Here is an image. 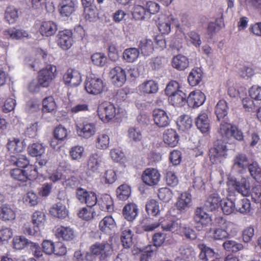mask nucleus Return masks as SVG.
<instances>
[{"instance_id": "obj_27", "label": "nucleus", "mask_w": 261, "mask_h": 261, "mask_svg": "<svg viewBox=\"0 0 261 261\" xmlns=\"http://www.w3.org/2000/svg\"><path fill=\"white\" fill-rule=\"evenodd\" d=\"M196 125L202 133H207L210 129V120L205 112H201L197 117Z\"/></svg>"}, {"instance_id": "obj_13", "label": "nucleus", "mask_w": 261, "mask_h": 261, "mask_svg": "<svg viewBox=\"0 0 261 261\" xmlns=\"http://www.w3.org/2000/svg\"><path fill=\"white\" fill-rule=\"evenodd\" d=\"M160 178L159 171L155 168H147L143 172L142 175V181L149 186L156 185L160 181Z\"/></svg>"}, {"instance_id": "obj_19", "label": "nucleus", "mask_w": 261, "mask_h": 261, "mask_svg": "<svg viewBox=\"0 0 261 261\" xmlns=\"http://www.w3.org/2000/svg\"><path fill=\"white\" fill-rule=\"evenodd\" d=\"M40 33L43 36H53L57 31V25L52 21H44L39 24H36Z\"/></svg>"}, {"instance_id": "obj_2", "label": "nucleus", "mask_w": 261, "mask_h": 261, "mask_svg": "<svg viewBox=\"0 0 261 261\" xmlns=\"http://www.w3.org/2000/svg\"><path fill=\"white\" fill-rule=\"evenodd\" d=\"M97 113L98 118L103 123L119 119L126 114L124 110L108 101L103 102L98 106Z\"/></svg>"}, {"instance_id": "obj_17", "label": "nucleus", "mask_w": 261, "mask_h": 261, "mask_svg": "<svg viewBox=\"0 0 261 261\" xmlns=\"http://www.w3.org/2000/svg\"><path fill=\"white\" fill-rule=\"evenodd\" d=\"M76 196L82 203L87 204L88 206L92 207L97 202V196L95 193L88 192L82 188L77 190Z\"/></svg>"}, {"instance_id": "obj_9", "label": "nucleus", "mask_w": 261, "mask_h": 261, "mask_svg": "<svg viewBox=\"0 0 261 261\" xmlns=\"http://www.w3.org/2000/svg\"><path fill=\"white\" fill-rule=\"evenodd\" d=\"M57 69L55 66L47 65L41 70L38 75V83L42 87H47L55 77Z\"/></svg>"}, {"instance_id": "obj_1", "label": "nucleus", "mask_w": 261, "mask_h": 261, "mask_svg": "<svg viewBox=\"0 0 261 261\" xmlns=\"http://www.w3.org/2000/svg\"><path fill=\"white\" fill-rule=\"evenodd\" d=\"M11 165L18 168L12 169L11 175L15 179L25 182L35 179L38 174L36 166L30 164V161L25 155L17 153L11 155L9 159Z\"/></svg>"}, {"instance_id": "obj_16", "label": "nucleus", "mask_w": 261, "mask_h": 261, "mask_svg": "<svg viewBox=\"0 0 261 261\" xmlns=\"http://www.w3.org/2000/svg\"><path fill=\"white\" fill-rule=\"evenodd\" d=\"M57 38L58 45L62 49L67 50L72 45V33L70 30H65L59 32Z\"/></svg>"}, {"instance_id": "obj_25", "label": "nucleus", "mask_w": 261, "mask_h": 261, "mask_svg": "<svg viewBox=\"0 0 261 261\" xmlns=\"http://www.w3.org/2000/svg\"><path fill=\"white\" fill-rule=\"evenodd\" d=\"M76 4L72 0H62L59 4V11L62 16L69 17L75 10Z\"/></svg>"}, {"instance_id": "obj_31", "label": "nucleus", "mask_w": 261, "mask_h": 261, "mask_svg": "<svg viewBox=\"0 0 261 261\" xmlns=\"http://www.w3.org/2000/svg\"><path fill=\"white\" fill-rule=\"evenodd\" d=\"M110 137L107 132H102L99 133L95 140V146L97 149L104 150L109 146Z\"/></svg>"}, {"instance_id": "obj_58", "label": "nucleus", "mask_w": 261, "mask_h": 261, "mask_svg": "<svg viewBox=\"0 0 261 261\" xmlns=\"http://www.w3.org/2000/svg\"><path fill=\"white\" fill-rule=\"evenodd\" d=\"M121 240L124 247L129 248L132 245L133 233L130 229H125L122 232Z\"/></svg>"}, {"instance_id": "obj_23", "label": "nucleus", "mask_w": 261, "mask_h": 261, "mask_svg": "<svg viewBox=\"0 0 261 261\" xmlns=\"http://www.w3.org/2000/svg\"><path fill=\"white\" fill-rule=\"evenodd\" d=\"M139 208L137 205L134 202L126 204L122 210L123 216L128 221H133L137 217Z\"/></svg>"}, {"instance_id": "obj_44", "label": "nucleus", "mask_w": 261, "mask_h": 261, "mask_svg": "<svg viewBox=\"0 0 261 261\" xmlns=\"http://www.w3.org/2000/svg\"><path fill=\"white\" fill-rule=\"evenodd\" d=\"M228 107L224 100H220L217 103L215 108V114L219 121L222 119H226L225 117L227 114Z\"/></svg>"}, {"instance_id": "obj_38", "label": "nucleus", "mask_w": 261, "mask_h": 261, "mask_svg": "<svg viewBox=\"0 0 261 261\" xmlns=\"http://www.w3.org/2000/svg\"><path fill=\"white\" fill-rule=\"evenodd\" d=\"M45 147L42 143H34L29 145L28 151L30 155L33 157L41 156L44 154Z\"/></svg>"}, {"instance_id": "obj_8", "label": "nucleus", "mask_w": 261, "mask_h": 261, "mask_svg": "<svg viewBox=\"0 0 261 261\" xmlns=\"http://www.w3.org/2000/svg\"><path fill=\"white\" fill-rule=\"evenodd\" d=\"M227 149L225 144L218 142L210 150L209 156L212 164H217L227 157Z\"/></svg>"}, {"instance_id": "obj_7", "label": "nucleus", "mask_w": 261, "mask_h": 261, "mask_svg": "<svg viewBox=\"0 0 261 261\" xmlns=\"http://www.w3.org/2000/svg\"><path fill=\"white\" fill-rule=\"evenodd\" d=\"M75 127L77 135L84 139L91 138L97 131L96 124L88 120L76 123Z\"/></svg>"}, {"instance_id": "obj_33", "label": "nucleus", "mask_w": 261, "mask_h": 261, "mask_svg": "<svg viewBox=\"0 0 261 261\" xmlns=\"http://www.w3.org/2000/svg\"><path fill=\"white\" fill-rule=\"evenodd\" d=\"M4 35L6 38L12 39H20L28 36V34L26 31L14 28L5 31Z\"/></svg>"}, {"instance_id": "obj_4", "label": "nucleus", "mask_w": 261, "mask_h": 261, "mask_svg": "<svg viewBox=\"0 0 261 261\" xmlns=\"http://www.w3.org/2000/svg\"><path fill=\"white\" fill-rule=\"evenodd\" d=\"M228 192H237L244 196H249L251 193L250 178L242 177L237 178L233 176H228L226 182Z\"/></svg>"}, {"instance_id": "obj_59", "label": "nucleus", "mask_w": 261, "mask_h": 261, "mask_svg": "<svg viewBox=\"0 0 261 261\" xmlns=\"http://www.w3.org/2000/svg\"><path fill=\"white\" fill-rule=\"evenodd\" d=\"M117 197L120 200H126L131 193L130 188L126 184L120 186L116 190Z\"/></svg>"}, {"instance_id": "obj_48", "label": "nucleus", "mask_w": 261, "mask_h": 261, "mask_svg": "<svg viewBox=\"0 0 261 261\" xmlns=\"http://www.w3.org/2000/svg\"><path fill=\"white\" fill-rule=\"evenodd\" d=\"M161 224L162 228L166 231H171L173 232L179 233L182 226L181 225L179 221H169L167 223H163L161 221Z\"/></svg>"}, {"instance_id": "obj_30", "label": "nucleus", "mask_w": 261, "mask_h": 261, "mask_svg": "<svg viewBox=\"0 0 261 261\" xmlns=\"http://www.w3.org/2000/svg\"><path fill=\"white\" fill-rule=\"evenodd\" d=\"M9 151L14 154L21 152L24 148L23 142L19 138H12L8 140L7 144Z\"/></svg>"}, {"instance_id": "obj_32", "label": "nucleus", "mask_w": 261, "mask_h": 261, "mask_svg": "<svg viewBox=\"0 0 261 261\" xmlns=\"http://www.w3.org/2000/svg\"><path fill=\"white\" fill-rule=\"evenodd\" d=\"M168 100L169 102L174 106H182L187 102V95L181 90L171 95Z\"/></svg>"}, {"instance_id": "obj_51", "label": "nucleus", "mask_w": 261, "mask_h": 261, "mask_svg": "<svg viewBox=\"0 0 261 261\" xmlns=\"http://www.w3.org/2000/svg\"><path fill=\"white\" fill-rule=\"evenodd\" d=\"M221 206L223 213L225 215H230L236 211V204L228 198L222 200Z\"/></svg>"}, {"instance_id": "obj_47", "label": "nucleus", "mask_w": 261, "mask_h": 261, "mask_svg": "<svg viewBox=\"0 0 261 261\" xmlns=\"http://www.w3.org/2000/svg\"><path fill=\"white\" fill-rule=\"evenodd\" d=\"M185 39L188 45H194L196 48L199 47L201 44L200 35L195 31H190L185 36Z\"/></svg>"}, {"instance_id": "obj_6", "label": "nucleus", "mask_w": 261, "mask_h": 261, "mask_svg": "<svg viewBox=\"0 0 261 261\" xmlns=\"http://www.w3.org/2000/svg\"><path fill=\"white\" fill-rule=\"evenodd\" d=\"M90 251L97 256L100 261H107L114 253L112 244L108 242H96L90 247Z\"/></svg>"}, {"instance_id": "obj_61", "label": "nucleus", "mask_w": 261, "mask_h": 261, "mask_svg": "<svg viewBox=\"0 0 261 261\" xmlns=\"http://www.w3.org/2000/svg\"><path fill=\"white\" fill-rule=\"evenodd\" d=\"M68 135V130L63 125H60L54 129V137L59 141H65L67 139Z\"/></svg>"}, {"instance_id": "obj_11", "label": "nucleus", "mask_w": 261, "mask_h": 261, "mask_svg": "<svg viewBox=\"0 0 261 261\" xmlns=\"http://www.w3.org/2000/svg\"><path fill=\"white\" fill-rule=\"evenodd\" d=\"M178 28L179 24L178 20L172 14L162 15L159 18L157 25L162 34H168L171 31V25Z\"/></svg>"}, {"instance_id": "obj_37", "label": "nucleus", "mask_w": 261, "mask_h": 261, "mask_svg": "<svg viewBox=\"0 0 261 261\" xmlns=\"http://www.w3.org/2000/svg\"><path fill=\"white\" fill-rule=\"evenodd\" d=\"M140 55L139 50L136 47L125 49L123 53V59L128 63H134L137 61Z\"/></svg>"}, {"instance_id": "obj_15", "label": "nucleus", "mask_w": 261, "mask_h": 261, "mask_svg": "<svg viewBox=\"0 0 261 261\" xmlns=\"http://www.w3.org/2000/svg\"><path fill=\"white\" fill-rule=\"evenodd\" d=\"M55 235L57 238L65 241H70L75 237L74 229L68 226H59L55 230Z\"/></svg>"}, {"instance_id": "obj_54", "label": "nucleus", "mask_w": 261, "mask_h": 261, "mask_svg": "<svg viewBox=\"0 0 261 261\" xmlns=\"http://www.w3.org/2000/svg\"><path fill=\"white\" fill-rule=\"evenodd\" d=\"M45 215L42 212L36 211L32 216V222L35 227L43 226L45 222Z\"/></svg>"}, {"instance_id": "obj_60", "label": "nucleus", "mask_w": 261, "mask_h": 261, "mask_svg": "<svg viewBox=\"0 0 261 261\" xmlns=\"http://www.w3.org/2000/svg\"><path fill=\"white\" fill-rule=\"evenodd\" d=\"M199 248L201 252L199 254V257L203 261H207L215 255L214 250L211 248L206 246L204 244L199 245Z\"/></svg>"}, {"instance_id": "obj_64", "label": "nucleus", "mask_w": 261, "mask_h": 261, "mask_svg": "<svg viewBox=\"0 0 261 261\" xmlns=\"http://www.w3.org/2000/svg\"><path fill=\"white\" fill-rule=\"evenodd\" d=\"M223 246L226 251L233 252H238L243 248L241 244L238 243L232 240L225 241L223 243Z\"/></svg>"}, {"instance_id": "obj_36", "label": "nucleus", "mask_w": 261, "mask_h": 261, "mask_svg": "<svg viewBox=\"0 0 261 261\" xmlns=\"http://www.w3.org/2000/svg\"><path fill=\"white\" fill-rule=\"evenodd\" d=\"M98 202L102 211L111 212L114 210V202L109 194L102 195Z\"/></svg>"}, {"instance_id": "obj_20", "label": "nucleus", "mask_w": 261, "mask_h": 261, "mask_svg": "<svg viewBox=\"0 0 261 261\" xmlns=\"http://www.w3.org/2000/svg\"><path fill=\"white\" fill-rule=\"evenodd\" d=\"M205 96L199 90L191 92L187 98V102L192 107H199L201 106L205 100Z\"/></svg>"}, {"instance_id": "obj_34", "label": "nucleus", "mask_w": 261, "mask_h": 261, "mask_svg": "<svg viewBox=\"0 0 261 261\" xmlns=\"http://www.w3.org/2000/svg\"><path fill=\"white\" fill-rule=\"evenodd\" d=\"M69 157L71 160L80 162L85 156V149L82 145L71 147L69 151Z\"/></svg>"}, {"instance_id": "obj_56", "label": "nucleus", "mask_w": 261, "mask_h": 261, "mask_svg": "<svg viewBox=\"0 0 261 261\" xmlns=\"http://www.w3.org/2000/svg\"><path fill=\"white\" fill-rule=\"evenodd\" d=\"M233 127L228 122L227 119H225L220 124V133L223 137L229 138L231 136Z\"/></svg>"}, {"instance_id": "obj_49", "label": "nucleus", "mask_w": 261, "mask_h": 261, "mask_svg": "<svg viewBox=\"0 0 261 261\" xmlns=\"http://www.w3.org/2000/svg\"><path fill=\"white\" fill-rule=\"evenodd\" d=\"M22 201L27 206H34L38 203L39 197L36 193L29 191L23 195Z\"/></svg>"}, {"instance_id": "obj_18", "label": "nucleus", "mask_w": 261, "mask_h": 261, "mask_svg": "<svg viewBox=\"0 0 261 261\" xmlns=\"http://www.w3.org/2000/svg\"><path fill=\"white\" fill-rule=\"evenodd\" d=\"M109 76L113 84L117 87H121L126 81L125 71L119 66L112 68L110 72Z\"/></svg>"}, {"instance_id": "obj_26", "label": "nucleus", "mask_w": 261, "mask_h": 261, "mask_svg": "<svg viewBox=\"0 0 261 261\" xmlns=\"http://www.w3.org/2000/svg\"><path fill=\"white\" fill-rule=\"evenodd\" d=\"M49 212L52 216L61 219H65L69 215L68 210L66 206L61 202H58L53 205Z\"/></svg>"}, {"instance_id": "obj_14", "label": "nucleus", "mask_w": 261, "mask_h": 261, "mask_svg": "<svg viewBox=\"0 0 261 261\" xmlns=\"http://www.w3.org/2000/svg\"><path fill=\"white\" fill-rule=\"evenodd\" d=\"M152 119L154 124L160 128L166 127L170 123V119L167 112L161 109L153 110Z\"/></svg>"}, {"instance_id": "obj_42", "label": "nucleus", "mask_w": 261, "mask_h": 261, "mask_svg": "<svg viewBox=\"0 0 261 261\" xmlns=\"http://www.w3.org/2000/svg\"><path fill=\"white\" fill-rule=\"evenodd\" d=\"M138 46L142 53L145 56H148L151 54L154 47L152 41L147 38L142 39L139 42Z\"/></svg>"}, {"instance_id": "obj_46", "label": "nucleus", "mask_w": 261, "mask_h": 261, "mask_svg": "<svg viewBox=\"0 0 261 261\" xmlns=\"http://www.w3.org/2000/svg\"><path fill=\"white\" fill-rule=\"evenodd\" d=\"M32 242L29 241L25 237L22 236H15L13 239V247L15 249L22 250L27 247H29Z\"/></svg>"}, {"instance_id": "obj_39", "label": "nucleus", "mask_w": 261, "mask_h": 261, "mask_svg": "<svg viewBox=\"0 0 261 261\" xmlns=\"http://www.w3.org/2000/svg\"><path fill=\"white\" fill-rule=\"evenodd\" d=\"M172 66L179 70H184L189 66L188 59L185 56L178 55L173 58Z\"/></svg>"}, {"instance_id": "obj_43", "label": "nucleus", "mask_w": 261, "mask_h": 261, "mask_svg": "<svg viewBox=\"0 0 261 261\" xmlns=\"http://www.w3.org/2000/svg\"><path fill=\"white\" fill-rule=\"evenodd\" d=\"M202 78V71L200 68L193 69L188 76V82L192 86H195L200 83Z\"/></svg>"}, {"instance_id": "obj_29", "label": "nucleus", "mask_w": 261, "mask_h": 261, "mask_svg": "<svg viewBox=\"0 0 261 261\" xmlns=\"http://www.w3.org/2000/svg\"><path fill=\"white\" fill-rule=\"evenodd\" d=\"M158 85L153 80L146 81L138 87V91L142 94H152L158 91Z\"/></svg>"}, {"instance_id": "obj_5", "label": "nucleus", "mask_w": 261, "mask_h": 261, "mask_svg": "<svg viewBox=\"0 0 261 261\" xmlns=\"http://www.w3.org/2000/svg\"><path fill=\"white\" fill-rule=\"evenodd\" d=\"M85 89L89 94L96 96L106 90V84L100 77L95 75L87 76L84 83Z\"/></svg>"}, {"instance_id": "obj_53", "label": "nucleus", "mask_w": 261, "mask_h": 261, "mask_svg": "<svg viewBox=\"0 0 261 261\" xmlns=\"http://www.w3.org/2000/svg\"><path fill=\"white\" fill-rule=\"evenodd\" d=\"M177 125L181 130L190 129L192 126V119L188 115L180 116L177 120Z\"/></svg>"}, {"instance_id": "obj_21", "label": "nucleus", "mask_w": 261, "mask_h": 261, "mask_svg": "<svg viewBox=\"0 0 261 261\" xmlns=\"http://www.w3.org/2000/svg\"><path fill=\"white\" fill-rule=\"evenodd\" d=\"M99 228L103 232L111 234L115 231L117 226L113 218L108 216L104 217L99 222Z\"/></svg>"}, {"instance_id": "obj_62", "label": "nucleus", "mask_w": 261, "mask_h": 261, "mask_svg": "<svg viewBox=\"0 0 261 261\" xmlns=\"http://www.w3.org/2000/svg\"><path fill=\"white\" fill-rule=\"evenodd\" d=\"M224 27V22L221 18L217 19L215 21L210 22L207 26V32L213 34L219 31Z\"/></svg>"}, {"instance_id": "obj_22", "label": "nucleus", "mask_w": 261, "mask_h": 261, "mask_svg": "<svg viewBox=\"0 0 261 261\" xmlns=\"http://www.w3.org/2000/svg\"><path fill=\"white\" fill-rule=\"evenodd\" d=\"M102 164V155L98 153L91 154L88 161V170L89 172H99Z\"/></svg>"}, {"instance_id": "obj_41", "label": "nucleus", "mask_w": 261, "mask_h": 261, "mask_svg": "<svg viewBox=\"0 0 261 261\" xmlns=\"http://www.w3.org/2000/svg\"><path fill=\"white\" fill-rule=\"evenodd\" d=\"M191 202V195L189 193H181L176 202V207L179 210H185L189 207Z\"/></svg>"}, {"instance_id": "obj_28", "label": "nucleus", "mask_w": 261, "mask_h": 261, "mask_svg": "<svg viewBox=\"0 0 261 261\" xmlns=\"http://www.w3.org/2000/svg\"><path fill=\"white\" fill-rule=\"evenodd\" d=\"M163 140L166 144L173 147L178 144L179 136L174 129H168L163 134Z\"/></svg>"}, {"instance_id": "obj_40", "label": "nucleus", "mask_w": 261, "mask_h": 261, "mask_svg": "<svg viewBox=\"0 0 261 261\" xmlns=\"http://www.w3.org/2000/svg\"><path fill=\"white\" fill-rule=\"evenodd\" d=\"M57 108V104L53 96H48L42 100V112L54 113Z\"/></svg>"}, {"instance_id": "obj_3", "label": "nucleus", "mask_w": 261, "mask_h": 261, "mask_svg": "<svg viewBox=\"0 0 261 261\" xmlns=\"http://www.w3.org/2000/svg\"><path fill=\"white\" fill-rule=\"evenodd\" d=\"M215 226L206 232V236L215 240H222L229 236V229L233 224L225 218L219 216L215 219Z\"/></svg>"}, {"instance_id": "obj_10", "label": "nucleus", "mask_w": 261, "mask_h": 261, "mask_svg": "<svg viewBox=\"0 0 261 261\" xmlns=\"http://www.w3.org/2000/svg\"><path fill=\"white\" fill-rule=\"evenodd\" d=\"M196 227L199 231L203 230L212 223V218L202 207H197L194 213Z\"/></svg>"}, {"instance_id": "obj_57", "label": "nucleus", "mask_w": 261, "mask_h": 261, "mask_svg": "<svg viewBox=\"0 0 261 261\" xmlns=\"http://www.w3.org/2000/svg\"><path fill=\"white\" fill-rule=\"evenodd\" d=\"M5 18L10 24L15 23L18 18L17 10L13 7H7L5 12Z\"/></svg>"}, {"instance_id": "obj_35", "label": "nucleus", "mask_w": 261, "mask_h": 261, "mask_svg": "<svg viewBox=\"0 0 261 261\" xmlns=\"http://www.w3.org/2000/svg\"><path fill=\"white\" fill-rule=\"evenodd\" d=\"M222 200L217 193L211 194L205 203V206L210 211L217 210L221 205Z\"/></svg>"}, {"instance_id": "obj_55", "label": "nucleus", "mask_w": 261, "mask_h": 261, "mask_svg": "<svg viewBox=\"0 0 261 261\" xmlns=\"http://www.w3.org/2000/svg\"><path fill=\"white\" fill-rule=\"evenodd\" d=\"M251 176L257 182L261 181V168L257 162H254L248 166Z\"/></svg>"}, {"instance_id": "obj_12", "label": "nucleus", "mask_w": 261, "mask_h": 261, "mask_svg": "<svg viewBox=\"0 0 261 261\" xmlns=\"http://www.w3.org/2000/svg\"><path fill=\"white\" fill-rule=\"evenodd\" d=\"M82 81L81 73L74 69H68L63 75V82L68 87H77L81 84Z\"/></svg>"}, {"instance_id": "obj_50", "label": "nucleus", "mask_w": 261, "mask_h": 261, "mask_svg": "<svg viewBox=\"0 0 261 261\" xmlns=\"http://www.w3.org/2000/svg\"><path fill=\"white\" fill-rule=\"evenodd\" d=\"M179 253L181 258L185 261H194L195 253L193 249L190 246H185L179 249Z\"/></svg>"}, {"instance_id": "obj_45", "label": "nucleus", "mask_w": 261, "mask_h": 261, "mask_svg": "<svg viewBox=\"0 0 261 261\" xmlns=\"http://www.w3.org/2000/svg\"><path fill=\"white\" fill-rule=\"evenodd\" d=\"M249 161L245 154L239 153L236 155L233 160V167L240 170L248 167Z\"/></svg>"}, {"instance_id": "obj_63", "label": "nucleus", "mask_w": 261, "mask_h": 261, "mask_svg": "<svg viewBox=\"0 0 261 261\" xmlns=\"http://www.w3.org/2000/svg\"><path fill=\"white\" fill-rule=\"evenodd\" d=\"M146 210L148 214L157 216L160 212L158 202L153 199L149 200L146 204Z\"/></svg>"}, {"instance_id": "obj_52", "label": "nucleus", "mask_w": 261, "mask_h": 261, "mask_svg": "<svg viewBox=\"0 0 261 261\" xmlns=\"http://www.w3.org/2000/svg\"><path fill=\"white\" fill-rule=\"evenodd\" d=\"M236 206V211L243 214H248L251 210L250 201L245 198L238 201Z\"/></svg>"}, {"instance_id": "obj_24", "label": "nucleus", "mask_w": 261, "mask_h": 261, "mask_svg": "<svg viewBox=\"0 0 261 261\" xmlns=\"http://www.w3.org/2000/svg\"><path fill=\"white\" fill-rule=\"evenodd\" d=\"M16 218V211L14 206L3 204L0 207V218L5 221H12Z\"/></svg>"}]
</instances>
